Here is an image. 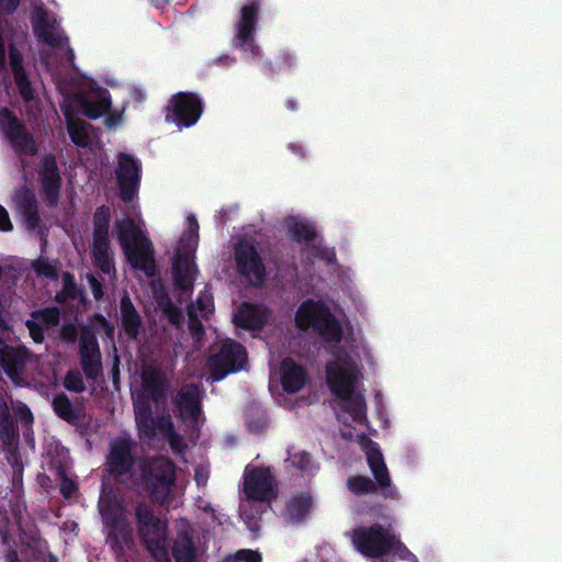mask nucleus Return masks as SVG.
I'll return each instance as SVG.
<instances>
[{
  "mask_svg": "<svg viewBox=\"0 0 562 562\" xmlns=\"http://www.w3.org/2000/svg\"><path fill=\"white\" fill-rule=\"evenodd\" d=\"M137 533L156 562H170L168 552V521L157 517L146 502H138L134 510Z\"/></svg>",
  "mask_w": 562,
  "mask_h": 562,
  "instance_id": "nucleus-6",
  "label": "nucleus"
},
{
  "mask_svg": "<svg viewBox=\"0 0 562 562\" xmlns=\"http://www.w3.org/2000/svg\"><path fill=\"white\" fill-rule=\"evenodd\" d=\"M59 474H60L59 492L66 499H69L77 492L78 485L74 480H71L70 477L67 476L65 471H60Z\"/></svg>",
  "mask_w": 562,
  "mask_h": 562,
  "instance_id": "nucleus-51",
  "label": "nucleus"
},
{
  "mask_svg": "<svg viewBox=\"0 0 562 562\" xmlns=\"http://www.w3.org/2000/svg\"><path fill=\"white\" fill-rule=\"evenodd\" d=\"M157 303L170 324L178 326L183 322L181 308L171 301L168 294L165 293L157 297Z\"/></svg>",
  "mask_w": 562,
  "mask_h": 562,
  "instance_id": "nucleus-41",
  "label": "nucleus"
},
{
  "mask_svg": "<svg viewBox=\"0 0 562 562\" xmlns=\"http://www.w3.org/2000/svg\"><path fill=\"white\" fill-rule=\"evenodd\" d=\"M393 532L380 524L358 527L352 531L357 550L368 558H383L392 551Z\"/></svg>",
  "mask_w": 562,
  "mask_h": 562,
  "instance_id": "nucleus-12",
  "label": "nucleus"
},
{
  "mask_svg": "<svg viewBox=\"0 0 562 562\" xmlns=\"http://www.w3.org/2000/svg\"><path fill=\"white\" fill-rule=\"evenodd\" d=\"M285 462L303 474H314L318 470V465L314 463L313 456L305 450H297L294 446L286 449Z\"/></svg>",
  "mask_w": 562,
  "mask_h": 562,
  "instance_id": "nucleus-36",
  "label": "nucleus"
},
{
  "mask_svg": "<svg viewBox=\"0 0 562 562\" xmlns=\"http://www.w3.org/2000/svg\"><path fill=\"white\" fill-rule=\"evenodd\" d=\"M81 290L78 288L75 277L70 272L63 273V289L55 295L58 303H64L67 300H76Z\"/></svg>",
  "mask_w": 562,
  "mask_h": 562,
  "instance_id": "nucleus-42",
  "label": "nucleus"
},
{
  "mask_svg": "<svg viewBox=\"0 0 562 562\" xmlns=\"http://www.w3.org/2000/svg\"><path fill=\"white\" fill-rule=\"evenodd\" d=\"M111 222L110 206H98L92 216V244L91 257L94 267L104 274H110L114 269V260L111 255L109 229Z\"/></svg>",
  "mask_w": 562,
  "mask_h": 562,
  "instance_id": "nucleus-7",
  "label": "nucleus"
},
{
  "mask_svg": "<svg viewBox=\"0 0 562 562\" xmlns=\"http://www.w3.org/2000/svg\"><path fill=\"white\" fill-rule=\"evenodd\" d=\"M203 111L204 102L198 93L180 91L168 100L165 106V120L179 128H188L200 120Z\"/></svg>",
  "mask_w": 562,
  "mask_h": 562,
  "instance_id": "nucleus-10",
  "label": "nucleus"
},
{
  "mask_svg": "<svg viewBox=\"0 0 562 562\" xmlns=\"http://www.w3.org/2000/svg\"><path fill=\"white\" fill-rule=\"evenodd\" d=\"M199 239V223L194 215L188 217V228L180 238V243L184 248H189L190 244L196 246Z\"/></svg>",
  "mask_w": 562,
  "mask_h": 562,
  "instance_id": "nucleus-48",
  "label": "nucleus"
},
{
  "mask_svg": "<svg viewBox=\"0 0 562 562\" xmlns=\"http://www.w3.org/2000/svg\"><path fill=\"white\" fill-rule=\"evenodd\" d=\"M295 65V55L288 49H283L276 55L274 60L266 61L263 71L268 77L273 78L277 74L290 70Z\"/></svg>",
  "mask_w": 562,
  "mask_h": 562,
  "instance_id": "nucleus-38",
  "label": "nucleus"
},
{
  "mask_svg": "<svg viewBox=\"0 0 562 562\" xmlns=\"http://www.w3.org/2000/svg\"><path fill=\"white\" fill-rule=\"evenodd\" d=\"M244 493L249 501L269 503L278 497V486L268 467L246 469Z\"/></svg>",
  "mask_w": 562,
  "mask_h": 562,
  "instance_id": "nucleus-15",
  "label": "nucleus"
},
{
  "mask_svg": "<svg viewBox=\"0 0 562 562\" xmlns=\"http://www.w3.org/2000/svg\"><path fill=\"white\" fill-rule=\"evenodd\" d=\"M131 265L138 270L151 276L155 269V258L149 243L146 240V246L138 247L136 244L123 250Z\"/></svg>",
  "mask_w": 562,
  "mask_h": 562,
  "instance_id": "nucleus-30",
  "label": "nucleus"
},
{
  "mask_svg": "<svg viewBox=\"0 0 562 562\" xmlns=\"http://www.w3.org/2000/svg\"><path fill=\"white\" fill-rule=\"evenodd\" d=\"M38 179L43 200L49 206L56 205L60 198L63 178L54 154L46 153L41 157Z\"/></svg>",
  "mask_w": 562,
  "mask_h": 562,
  "instance_id": "nucleus-19",
  "label": "nucleus"
},
{
  "mask_svg": "<svg viewBox=\"0 0 562 562\" xmlns=\"http://www.w3.org/2000/svg\"><path fill=\"white\" fill-rule=\"evenodd\" d=\"M115 178L120 190V198L126 203L132 202L139 191L142 179L140 161L131 154L120 153L117 155Z\"/></svg>",
  "mask_w": 562,
  "mask_h": 562,
  "instance_id": "nucleus-17",
  "label": "nucleus"
},
{
  "mask_svg": "<svg viewBox=\"0 0 562 562\" xmlns=\"http://www.w3.org/2000/svg\"><path fill=\"white\" fill-rule=\"evenodd\" d=\"M271 317V311L263 304L243 302L234 314V324L245 330L260 331Z\"/></svg>",
  "mask_w": 562,
  "mask_h": 562,
  "instance_id": "nucleus-21",
  "label": "nucleus"
},
{
  "mask_svg": "<svg viewBox=\"0 0 562 562\" xmlns=\"http://www.w3.org/2000/svg\"><path fill=\"white\" fill-rule=\"evenodd\" d=\"M170 553L176 562H195L198 549L193 541V529L191 527L177 531L170 546Z\"/></svg>",
  "mask_w": 562,
  "mask_h": 562,
  "instance_id": "nucleus-27",
  "label": "nucleus"
},
{
  "mask_svg": "<svg viewBox=\"0 0 562 562\" xmlns=\"http://www.w3.org/2000/svg\"><path fill=\"white\" fill-rule=\"evenodd\" d=\"M154 439L156 438L157 430H159L165 437L176 431L175 425L170 414L162 413L154 419Z\"/></svg>",
  "mask_w": 562,
  "mask_h": 562,
  "instance_id": "nucleus-49",
  "label": "nucleus"
},
{
  "mask_svg": "<svg viewBox=\"0 0 562 562\" xmlns=\"http://www.w3.org/2000/svg\"><path fill=\"white\" fill-rule=\"evenodd\" d=\"M280 380L281 385L288 394L300 392L307 381V372L293 359L285 358L280 364Z\"/></svg>",
  "mask_w": 562,
  "mask_h": 562,
  "instance_id": "nucleus-25",
  "label": "nucleus"
},
{
  "mask_svg": "<svg viewBox=\"0 0 562 562\" xmlns=\"http://www.w3.org/2000/svg\"><path fill=\"white\" fill-rule=\"evenodd\" d=\"M13 229L12 222L10 220L7 209L0 205V231L11 232Z\"/></svg>",
  "mask_w": 562,
  "mask_h": 562,
  "instance_id": "nucleus-62",
  "label": "nucleus"
},
{
  "mask_svg": "<svg viewBox=\"0 0 562 562\" xmlns=\"http://www.w3.org/2000/svg\"><path fill=\"white\" fill-rule=\"evenodd\" d=\"M166 438L172 452L181 454L184 453L186 450L188 449V445L186 443L184 438L181 434L173 431Z\"/></svg>",
  "mask_w": 562,
  "mask_h": 562,
  "instance_id": "nucleus-53",
  "label": "nucleus"
},
{
  "mask_svg": "<svg viewBox=\"0 0 562 562\" xmlns=\"http://www.w3.org/2000/svg\"><path fill=\"white\" fill-rule=\"evenodd\" d=\"M357 379L352 366L345 368L337 360L326 364V381L330 393L342 402L341 409L348 413L355 423L362 424L367 420V403L361 393H355Z\"/></svg>",
  "mask_w": 562,
  "mask_h": 562,
  "instance_id": "nucleus-1",
  "label": "nucleus"
},
{
  "mask_svg": "<svg viewBox=\"0 0 562 562\" xmlns=\"http://www.w3.org/2000/svg\"><path fill=\"white\" fill-rule=\"evenodd\" d=\"M79 362L87 380L95 382L103 373L102 356L97 335L90 326H83L79 336Z\"/></svg>",
  "mask_w": 562,
  "mask_h": 562,
  "instance_id": "nucleus-16",
  "label": "nucleus"
},
{
  "mask_svg": "<svg viewBox=\"0 0 562 562\" xmlns=\"http://www.w3.org/2000/svg\"><path fill=\"white\" fill-rule=\"evenodd\" d=\"M21 0H0V12L13 14L20 7Z\"/></svg>",
  "mask_w": 562,
  "mask_h": 562,
  "instance_id": "nucleus-63",
  "label": "nucleus"
},
{
  "mask_svg": "<svg viewBox=\"0 0 562 562\" xmlns=\"http://www.w3.org/2000/svg\"><path fill=\"white\" fill-rule=\"evenodd\" d=\"M120 319L125 335L131 340H136L143 329V321L127 293L120 300Z\"/></svg>",
  "mask_w": 562,
  "mask_h": 562,
  "instance_id": "nucleus-28",
  "label": "nucleus"
},
{
  "mask_svg": "<svg viewBox=\"0 0 562 562\" xmlns=\"http://www.w3.org/2000/svg\"><path fill=\"white\" fill-rule=\"evenodd\" d=\"M234 260L237 273L251 286L261 288L265 284L267 269L257 244L239 240L234 247Z\"/></svg>",
  "mask_w": 562,
  "mask_h": 562,
  "instance_id": "nucleus-9",
  "label": "nucleus"
},
{
  "mask_svg": "<svg viewBox=\"0 0 562 562\" xmlns=\"http://www.w3.org/2000/svg\"><path fill=\"white\" fill-rule=\"evenodd\" d=\"M367 463L374 481L366 475H351L347 479V488L356 496L373 494L379 491L384 498L397 499V490L392 484L383 454L375 442H371L367 450Z\"/></svg>",
  "mask_w": 562,
  "mask_h": 562,
  "instance_id": "nucleus-4",
  "label": "nucleus"
},
{
  "mask_svg": "<svg viewBox=\"0 0 562 562\" xmlns=\"http://www.w3.org/2000/svg\"><path fill=\"white\" fill-rule=\"evenodd\" d=\"M142 385L144 398L151 400L156 405L165 404L169 390V381L166 373L158 367L148 366L142 371Z\"/></svg>",
  "mask_w": 562,
  "mask_h": 562,
  "instance_id": "nucleus-22",
  "label": "nucleus"
},
{
  "mask_svg": "<svg viewBox=\"0 0 562 562\" xmlns=\"http://www.w3.org/2000/svg\"><path fill=\"white\" fill-rule=\"evenodd\" d=\"M114 229L123 250L137 244V240L140 238V231L131 217L116 220L114 222Z\"/></svg>",
  "mask_w": 562,
  "mask_h": 562,
  "instance_id": "nucleus-35",
  "label": "nucleus"
},
{
  "mask_svg": "<svg viewBox=\"0 0 562 562\" xmlns=\"http://www.w3.org/2000/svg\"><path fill=\"white\" fill-rule=\"evenodd\" d=\"M111 108L109 95H100L97 100L83 98L81 100L82 113L90 120H97L106 113Z\"/></svg>",
  "mask_w": 562,
  "mask_h": 562,
  "instance_id": "nucleus-40",
  "label": "nucleus"
},
{
  "mask_svg": "<svg viewBox=\"0 0 562 562\" xmlns=\"http://www.w3.org/2000/svg\"><path fill=\"white\" fill-rule=\"evenodd\" d=\"M11 321V313L0 303V330L12 331Z\"/></svg>",
  "mask_w": 562,
  "mask_h": 562,
  "instance_id": "nucleus-58",
  "label": "nucleus"
},
{
  "mask_svg": "<svg viewBox=\"0 0 562 562\" xmlns=\"http://www.w3.org/2000/svg\"><path fill=\"white\" fill-rule=\"evenodd\" d=\"M33 33L36 40L53 48H66L67 60L72 64L75 52L69 46V38L64 34L57 20L43 7L36 8L31 14Z\"/></svg>",
  "mask_w": 562,
  "mask_h": 562,
  "instance_id": "nucleus-11",
  "label": "nucleus"
},
{
  "mask_svg": "<svg viewBox=\"0 0 562 562\" xmlns=\"http://www.w3.org/2000/svg\"><path fill=\"white\" fill-rule=\"evenodd\" d=\"M10 66L13 75L25 71L20 53L11 47L9 52Z\"/></svg>",
  "mask_w": 562,
  "mask_h": 562,
  "instance_id": "nucleus-56",
  "label": "nucleus"
},
{
  "mask_svg": "<svg viewBox=\"0 0 562 562\" xmlns=\"http://www.w3.org/2000/svg\"><path fill=\"white\" fill-rule=\"evenodd\" d=\"M67 131L71 142L78 147H87L90 138L86 131V124L82 121L69 120L67 122Z\"/></svg>",
  "mask_w": 562,
  "mask_h": 562,
  "instance_id": "nucleus-43",
  "label": "nucleus"
},
{
  "mask_svg": "<svg viewBox=\"0 0 562 562\" xmlns=\"http://www.w3.org/2000/svg\"><path fill=\"white\" fill-rule=\"evenodd\" d=\"M102 522L106 529L105 542L117 560L125 557V549L134 543L133 528L122 502L109 496L100 503Z\"/></svg>",
  "mask_w": 562,
  "mask_h": 562,
  "instance_id": "nucleus-5",
  "label": "nucleus"
},
{
  "mask_svg": "<svg viewBox=\"0 0 562 562\" xmlns=\"http://www.w3.org/2000/svg\"><path fill=\"white\" fill-rule=\"evenodd\" d=\"M25 327L29 330L30 337L35 344H42L45 339L44 327L37 322V319L25 321Z\"/></svg>",
  "mask_w": 562,
  "mask_h": 562,
  "instance_id": "nucleus-52",
  "label": "nucleus"
},
{
  "mask_svg": "<svg viewBox=\"0 0 562 562\" xmlns=\"http://www.w3.org/2000/svg\"><path fill=\"white\" fill-rule=\"evenodd\" d=\"M20 432L16 420L11 414L5 394L0 391V441L8 451L16 450Z\"/></svg>",
  "mask_w": 562,
  "mask_h": 562,
  "instance_id": "nucleus-24",
  "label": "nucleus"
},
{
  "mask_svg": "<svg viewBox=\"0 0 562 562\" xmlns=\"http://www.w3.org/2000/svg\"><path fill=\"white\" fill-rule=\"evenodd\" d=\"M52 407L55 415L69 425H77L82 416L81 409L76 408L64 392L54 395Z\"/></svg>",
  "mask_w": 562,
  "mask_h": 562,
  "instance_id": "nucleus-32",
  "label": "nucleus"
},
{
  "mask_svg": "<svg viewBox=\"0 0 562 562\" xmlns=\"http://www.w3.org/2000/svg\"><path fill=\"white\" fill-rule=\"evenodd\" d=\"M15 415L23 426L31 427L33 425L34 417L27 405L22 404L18 406L15 408Z\"/></svg>",
  "mask_w": 562,
  "mask_h": 562,
  "instance_id": "nucleus-54",
  "label": "nucleus"
},
{
  "mask_svg": "<svg viewBox=\"0 0 562 562\" xmlns=\"http://www.w3.org/2000/svg\"><path fill=\"white\" fill-rule=\"evenodd\" d=\"M30 359V350L25 346H11L4 342L0 334V371L14 383L20 385L22 374Z\"/></svg>",
  "mask_w": 562,
  "mask_h": 562,
  "instance_id": "nucleus-20",
  "label": "nucleus"
},
{
  "mask_svg": "<svg viewBox=\"0 0 562 562\" xmlns=\"http://www.w3.org/2000/svg\"><path fill=\"white\" fill-rule=\"evenodd\" d=\"M176 479V464L168 457H144L138 462V484L155 504L167 503Z\"/></svg>",
  "mask_w": 562,
  "mask_h": 562,
  "instance_id": "nucleus-2",
  "label": "nucleus"
},
{
  "mask_svg": "<svg viewBox=\"0 0 562 562\" xmlns=\"http://www.w3.org/2000/svg\"><path fill=\"white\" fill-rule=\"evenodd\" d=\"M25 124L9 108L0 109V132L5 139H9L15 133L24 130Z\"/></svg>",
  "mask_w": 562,
  "mask_h": 562,
  "instance_id": "nucleus-39",
  "label": "nucleus"
},
{
  "mask_svg": "<svg viewBox=\"0 0 562 562\" xmlns=\"http://www.w3.org/2000/svg\"><path fill=\"white\" fill-rule=\"evenodd\" d=\"M31 316L47 326H57L60 322V310L56 306H49L33 311Z\"/></svg>",
  "mask_w": 562,
  "mask_h": 562,
  "instance_id": "nucleus-45",
  "label": "nucleus"
},
{
  "mask_svg": "<svg viewBox=\"0 0 562 562\" xmlns=\"http://www.w3.org/2000/svg\"><path fill=\"white\" fill-rule=\"evenodd\" d=\"M14 201L18 212L22 215L29 231H34L41 224L38 202L34 192L27 188L16 191Z\"/></svg>",
  "mask_w": 562,
  "mask_h": 562,
  "instance_id": "nucleus-26",
  "label": "nucleus"
},
{
  "mask_svg": "<svg viewBox=\"0 0 562 562\" xmlns=\"http://www.w3.org/2000/svg\"><path fill=\"white\" fill-rule=\"evenodd\" d=\"M188 315H189V329H190V331L192 334H194V335H202V334H204L203 324L196 317V315L191 310L188 311Z\"/></svg>",
  "mask_w": 562,
  "mask_h": 562,
  "instance_id": "nucleus-59",
  "label": "nucleus"
},
{
  "mask_svg": "<svg viewBox=\"0 0 562 562\" xmlns=\"http://www.w3.org/2000/svg\"><path fill=\"white\" fill-rule=\"evenodd\" d=\"M235 559L238 562H260L261 554L251 549H241L235 553Z\"/></svg>",
  "mask_w": 562,
  "mask_h": 562,
  "instance_id": "nucleus-55",
  "label": "nucleus"
},
{
  "mask_svg": "<svg viewBox=\"0 0 562 562\" xmlns=\"http://www.w3.org/2000/svg\"><path fill=\"white\" fill-rule=\"evenodd\" d=\"M31 267L37 276L45 277L50 280H57L58 278L57 267L45 258L34 260Z\"/></svg>",
  "mask_w": 562,
  "mask_h": 562,
  "instance_id": "nucleus-47",
  "label": "nucleus"
},
{
  "mask_svg": "<svg viewBox=\"0 0 562 562\" xmlns=\"http://www.w3.org/2000/svg\"><path fill=\"white\" fill-rule=\"evenodd\" d=\"M391 553L397 555L401 560L417 562L416 555L407 549V547L396 537L395 533L393 535Z\"/></svg>",
  "mask_w": 562,
  "mask_h": 562,
  "instance_id": "nucleus-50",
  "label": "nucleus"
},
{
  "mask_svg": "<svg viewBox=\"0 0 562 562\" xmlns=\"http://www.w3.org/2000/svg\"><path fill=\"white\" fill-rule=\"evenodd\" d=\"M87 279L94 300L100 301L104 295L102 283L92 273H89Z\"/></svg>",
  "mask_w": 562,
  "mask_h": 562,
  "instance_id": "nucleus-57",
  "label": "nucleus"
},
{
  "mask_svg": "<svg viewBox=\"0 0 562 562\" xmlns=\"http://www.w3.org/2000/svg\"><path fill=\"white\" fill-rule=\"evenodd\" d=\"M172 279L175 286L186 294L193 291L196 266L188 252H177L172 262Z\"/></svg>",
  "mask_w": 562,
  "mask_h": 562,
  "instance_id": "nucleus-23",
  "label": "nucleus"
},
{
  "mask_svg": "<svg viewBox=\"0 0 562 562\" xmlns=\"http://www.w3.org/2000/svg\"><path fill=\"white\" fill-rule=\"evenodd\" d=\"M13 78L22 100L26 103L31 102L34 99V89L26 71L13 75Z\"/></svg>",
  "mask_w": 562,
  "mask_h": 562,
  "instance_id": "nucleus-46",
  "label": "nucleus"
},
{
  "mask_svg": "<svg viewBox=\"0 0 562 562\" xmlns=\"http://www.w3.org/2000/svg\"><path fill=\"white\" fill-rule=\"evenodd\" d=\"M7 140L18 156L34 157L38 153V145L26 126Z\"/></svg>",
  "mask_w": 562,
  "mask_h": 562,
  "instance_id": "nucleus-34",
  "label": "nucleus"
},
{
  "mask_svg": "<svg viewBox=\"0 0 562 562\" xmlns=\"http://www.w3.org/2000/svg\"><path fill=\"white\" fill-rule=\"evenodd\" d=\"M261 8L260 0H247L240 9L239 19L235 25L236 46L245 52H250L255 57L259 54V46L255 43V32Z\"/></svg>",
  "mask_w": 562,
  "mask_h": 562,
  "instance_id": "nucleus-18",
  "label": "nucleus"
},
{
  "mask_svg": "<svg viewBox=\"0 0 562 562\" xmlns=\"http://www.w3.org/2000/svg\"><path fill=\"white\" fill-rule=\"evenodd\" d=\"M63 385L67 391L74 393H82L86 391L82 373L77 369H70L66 372Z\"/></svg>",
  "mask_w": 562,
  "mask_h": 562,
  "instance_id": "nucleus-44",
  "label": "nucleus"
},
{
  "mask_svg": "<svg viewBox=\"0 0 562 562\" xmlns=\"http://www.w3.org/2000/svg\"><path fill=\"white\" fill-rule=\"evenodd\" d=\"M26 549L32 551V555L30 559L33 560H41L44 557V551L41 548V540L40 539H32L26 543Z\"/></svg>",
  "mask_w": 562,
  "mask_h": 562,
  "instance_id": "nucleus-61",
  "label": "nucleus"
},
{
  "mask_svg": "<svg viewBox=\"0 0 562 562\" xmlns=\"http://www.w3.org/2000/svg\"><path fill=\"white\" fill-rule=\"evenodd\" d=\"M312 506V496L307 493H299L288 501L285 514L293 524H301L310 514Z\"/></svg>",
  "mask_w": 562,
  "mask_h": 562,
  "instance_id": "nucleus-31",
  "label": "nucleus"
},
{
  "mask_svg": "<svg viewBox=\"0 0 562 562\" xmlns=\"http://www.w3.org/2000/svg\"><path fill=\"white\" fill-rule=\"evenodd\" d=\"M7 140L18 156L34 157L38 153V145L26 126Z\"/></svg>",
  "mask_w": 562,
  "mask_h": 562,
  "instance_id": "nucleus-33",
  "label": "nucleus"
},
{
  "mask_svg": "<svg viewBox=\"0 0 562 562\" xmlns=\"http://www.w3.org/2000/svg\"><path fill=\"white\" fill-rule=\"evenodd\" d=\"M295 327L301 331L312 329L327 342L339 344L342 340V326L329 307L322 301H303L294 315Z\"/></svg>",
  "mask_w": 562,
  "mask_h": 562,
  "instance_id": "nucleus-3",
  "label": "nucleus"
},
{
  "mask_svg": "<svg viewBox=\"0 0 562 562\" xmlns=\"http://www.w3.org/2000/svg\"><path fill=\"white\" fill-rule=\"evenodd\" d=\"M203 392L195 383L184 384L177 392L173 404L178 411V419L191 430H200L203 417Z\"/></svg>",
  "mask_w": 562,
  "mask_h": 562,
  "instance_id": "nucleus-14",
  "label": "nucleus"
},
{
  "mask_svg": "<svg viewBox=\"0 0 562 562\" xmlns=\"http://www.w3.org/2000/svg\"><path fill=\"white\" fill-rule=\"evenodd\" d=\"M286 228L295 243H310L316 237L315 227L307 221L290 217L286 221Z\"/></svg>",
  "mask_w": 562,
  "mask_h": 562,
  "instance_id": "nucleus-37",
  "label": "nucleus"
},
{
  "mask_svg": "<svg viewBox=\"0 0 562 562\" xmlns=\"http://www.w3.org/2000/svg\"><path fill=\"white\" fill-rule=\"evenodd\" d=\"M61 335L67 342H75L77 340V331L72 325L64 326Z\"/></svg>",
  "mask_w": 562,
  "mask_h": 562,
  "instance_id": "nucleus-64",
  "label": "nucleus"
},
{
  "mask_svg": "<svg viewBox=\"0 0 562 562\" xmlns=\"http://www.w3.org/2000/svg\"><path fill=\"white\" fill-rule=\"evenodd\" d=\"M137 442L130 435L112 438L105 456V471L113 479L131 475L137 464Z\"/></svg>",
  "mask_w": 562,
  "mask_h": 562,
  "instance_id": "nucleus-8",
  "label": "nucleus"
},
{
  "mask_svg": "<svg viewBox=\"0 0 562 562\" xmlns=\"http://www.w3.org/2000/svg\"><path fill=\"white\" fill-rule=\"evenodd\" d=\"M94 319L97 321V323L104 329L105 331V335L106 337L109 338H113L114 337V330H115V327L114 325L109 322L102 314L100 313H97L94 315Z\"/></svg>",
  "mask_w": 562,
  "mask_h": 562,
  "instance_id": "nucleus-60",
  "label": "nucleus"
},
{
  "mask_svg": "<svg viewBox=\"0 0 562 562\" xmlns=\"http://www.w3.org/2000/svg\"><path fill=\"white\" fill-rule=\"evenodd\" d=\"M148 398L139 396L134 402L135 422L140 439L153 440L154 439V419L153 409Z\"/></svg>",
  "mask_w": 562,
  "mask_h": 562,
  "instance_id": "nucleus-29",
  "label": "nucleus"
},
{
  "mask_svg": "<svg viewBox=\"0 0 562 562\" xmlns=\"http://www.w3.org/2000/svg\"><path fill=\"white\" fill-rule=\"evenodd\" d=\"M246 362V348L240 342L233 339L224 340L220 350L210 356L207 360L213 381H221L229 373L241 370Z\"/></svg>",
  "mask_w": 562,
  "mask_h": 562,
  "instance_id": "nucleus-13",
  "label": "nucleus"
}]
</instances>
